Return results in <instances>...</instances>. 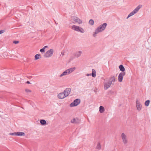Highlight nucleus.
Returning a JSON list of instances; mask_svg holds the SVG:
<instances>
[{
	"label": "nucleus",
	"mask_w": 151,
	"mask_h": 151,
	"mask_svg": "<svg viewBox=\"0 0 151 151\" xmlns=\"http://www.w3.org/2000/svg\"><path fill=\"white\" fill-rule=\"evenodd\" d=\"M107 24L106 23H104L102 25H100L96 30L95 32L94 33L93 35L94 37H95L96 34L99 32H102L105 28Z\"/></svg>",
	"instance_id": "1"
},
{
	"label": "nucleus",
	"mask_w": 151,
	"mask_h": 151,
	"mask_svg": "<svg viewBox=\"0 0 151 151\" xmlns=\"http://www.w3.org/2000/svg\"><path fill=\"white\" fill-rule=\"evenodd\" d=\"M75 67H74L67 69L63 72L60 75L59 77H62L64 76L68 75L73 72L74 70H75Z\"/></svg>",
	"instance_id": "2"
},
{
	"label": "nucleus",
	"mask_w": 151,
	"mask_h": 151,
	"mask_svg": "<svg viewBox=\"0 0 151 151\" xmlns=\"http://www.w3.org/2000/svg\"><path fill=\"white\" fill-rule=\"evenodd\" d=\"M53 52L54 50L53 49H50L45 53L43 55L44 57L45 58L51 57L52 55Z\"/></svg>",
	"instance_id": "3"
},
{
	"label": "nucleus",
	"mask_w": 151,
	"mask_h": 151,
	"mask_svg": "<svg viewBox=\"0 0 151 151\" xmlns=\"http://www.w3.org/2000/svg\"><path fill=\"white\" fill-rule=\"evenodd\" d=\"M141 5H139L132 12H131L128 15L127 18L134 14L137 13L139 9L141 7Z\"/></svg>",
	"instance_id": "4"
},
{
	"label": "nucleus",
	"mask_w": 151,
	"mask_h": 151,
	"mask_svg": "<svg viewBox=\"0 0 151 151\" xmlns=\"http://www.w3.org/2000/svg\"><path fill=\"white\" fill-rule=\"evenodd\" d=\"M121 136L123 143L124 144H127L128 143V140L126 134L124 133H122L121 134Z\"/></svg>",
	"instance_id": "5"
},
{
	"label": "nucleus",
	"mask_w": 151,
	"mask_h": 151,
	"mask_svg": "<svg viewBox=\"0 0 151 151\" xmlns=\"http://www.w3.org/2000/svg\"><path fill=\"white\" fill-rule=\"evenodd\" d=\"M136 107L137 111H140L142 108V106L140 103L139 100L138 99L136 100Z\"/></svg>",
	"instance_id": "6"
},
{
	"label": "nucleus",
	"mask_w": 151,
	"mask_h": 151,
	"mask_svg": "<svg viewBox=\"0 0 151 151\" xmlns=\"http://www.w3.org/2000/svg\"><path fill=\"white\" fill-rule=\"evenodd\" d=\"M125 72H121L119 73L118 76V81L119 82H122L123 77L125 75Z\"/></svg>",
	"instance_id": "7"
},
{
	"label": "nucleus",
	"mask_w": 151,
	"mask_h": 151,
	"mask_svg": "<svg viewBox=\"0 0 151 151\" xmlns=\"http://www.w3.org/2000/svg\"><path fill=\"white\" fill-rule=\"evenodd\" d=\"M71 91V89L69 88H67L65 89V90L63 92L65 96L67 97L68 96L70 93Z\"/></svg>",
	"instance_id": "8"
},
{
	"label": "nucleus",
	"mask_w": 151,
	"mask_h": 151,
	"mask_svg": "<svg viewBox=\"0 0 151 151\" xmlns=\"http://www.w3.org/2000/svg\"><path fill=\"white\" fill-rule=\"evenodd\" d=\"M111 83L109 82H105L104 83V88L105 90H106L110 87Z\"/></svg>",
	"instance_id": "9"
},
{
	"label": "nucleus",
	"mask_w": 151,
	"mask_h": 151,
	"mask_svg": "<svg viewBox=\"0 0 151 151\" xmlns=\"http://www.w3.org/2000/svg\"><path fill=\"white\" fill-rule=\"evenodd\" d=\"M58 97L60 99H62L66 97L63 92L59 93L58 95Z\"/></svg>",
	"instance_id": "10"
},
{
	"label": "nucleus",
	"mask_w": 151,
	"mask_h": 151,
	"mask_svg": "<svg viewBox=\"0 0 151 151\" xmlns=\"http://www.w3.org/2000/svg\"><path fill=\"white\" fill-rule=\"evenodd\" d=\"M76 31L82 33H83L84 32V30L83 29L78 26H76Z\"/></svg>",
	"instance_id": "11"
},
{
	"label": "nucleus",
	"mask_w": 151,
	"mask_h": 151,
	"mask_svg": "<svg viewBox=\"0 0 151 151\" xmlns=\"http://www.w3.org/2000/svg\"><path fill=\"white\" fill-rule=\"evenodd\" d=\"M115 78L114 76L111 77L109 80V82L110 83H111V84L113 82H114L115 81Z\"/></svg>",
	"instance_id": "12"
},
{
	"label": "nucleus",
	"mask_w": 151,
	"mask_h": 151,
	"mask_svg": "<svg viewBox=\"0 0 151 151\" xmlns=\"http://www.w3.org/2000/svg\"><path fill=\"white\" fill-rule=\"evenodd\" d=\"M105 110L104 107L102 106H100L99 107V112L100 113H103Z\"/></svg>",
	"instance_id": "13"
},
{
	"label": "nucleus",
	"mask_w": 151,
	"mask_h": 151,
	"mask_svg": "<svg viewBox=\"0 0 151 151\" xmlns=\"http://www.w3.org/2000/svg\"><path fill=\"white\" fill-rule=\"evenodd\" d=\"M25 134L24 132H17V136H24Z\"/></svg>",
	"instance_id": "14"
},
{
	"label": "nucleus",
	"mask_w": 151,
	"mask_h": 151,
	"mask_svg": "<svg viewBox=\"0 0 151 151\" xmlns=\"http://www.w3.org/2000/svg\"><path fill=\"white\" fill-rule=\"evenodd\" d=\"M119 68L120 70L122 71V72H124V71H125V69L123 65H120L119 66Z\"/></svg>",
	"instance_id": "15"
},
{
	"label": "nucleus",
	"mask_w": 151,
	"mask_h": 151,
	"mask_svg": "<svg viewBox=\"0 0 151 151\" xmlns=\"http://www.w3.org/2000/svg\"><path fill=\"white\" fill-rule=\"evenodd\" d=\"M92 76L93 77H94V78L96 77V70L94 69H92Z\"/></svg>",
	"instance_id": "16"
},
{
	"label": "nucleus",
	"mask_w": 151,
	"mask_h": 151,
	"mask_svg": "<svg viewBox=\"0 0 151 151\" xmlns=\"http://www.w3.org/2000/svg\"><path fill=\"white\" fill-rule=\"evenodd\" d=\"M35 59L37 60L41 58V55L40 54H37L35 55Z\"/></svg>",
	"instance_id": "17"
},
{
	"label": "nucleus",
	"mask_w": 151,
	"mask_h": 151,
	"mask_svg": "<svg viewBox=\"0 0 151 151\" xmlns=\"http://www.w3.org/2000/svg\"><path fill=\"white\" fill-rule=\"evenodd\" d=\"M70 107L76 106V99L74 100L73 102L71 103L70 105Z\"/></svg>",
	"instance_id": "18"
},
{
	"label": "nucleus",
	"mask_w": 151,
	"mask_h": 151,
	"mask_svg": "<svg viewBox=\"0 0 151 151\" xmlns=\"http://www.w3.org/2000/svg\"><path fill=\"white\" fill-rule=\"evenodd\" d=\"M40 123L42 125H44L46 124V122L45 120L42 119L40 121Z\"/></svg>",
	"instance_id": "19"
},
{
	"label": "nucleus",
	"mask_w": 151,
	"mask_h": 151,
	"mask_svg": "<svg viewBox=\"0 0 151 151\" xmlns=\"http://www.w3.org/2000/svg\"><path fill=\"white\" fill-rule=\"evenodd\" d=\"M82 52L81 51H78L77 52V54L76 55V57H78L81 56L82 54Z\"/></svg>",
	"instance_id": "20"
},
{
	"label": "nucleus",
	"mask_w": 151,
	"mask_h": 151,
	"mask_svg": "<svg viewBox=\"0 0 151 151\" xmlns=\"http://www.w3.org/2000/svg\"><path fill=\"white\" fill-rule=\"evenodd\" d=\"M150 103V101L149 100H147L145 101V105L146 106H149Z\"/></svg>",
	"instance_id": "21"
},
{
	"label": "nucleus",
	"mask_w": 151,
	"mask_h": 151,
	"mask_svg": "<svg viewBox=\"0 0 151 151\" xmlns=\"http://www.w3.org/2000/svg\"><path fill=\"white\" fill-rule=\"evenodd\" d=\"M77 22L78 23L80 24L82 23V21L80 19L77 18H76V22Z\"/></svg>",
	"instance_id": "22"
},
{
	"label": "nucleus",
	"mask_w": 151,
	"mask_h": 151,
	"mask_svg": "<svg viewBox=\"0 0 151 151\" xmlns=\"http://www.w3.org/2000/svg\"><path fill=\"white\" fill-rule=\"evenodd\" d=\"M81 101L80 99H76V106L78 105L80 103Z\"/></svg>",
	"instance_id": "23"
},
{
	"label": "nucleus",
	"mask_w": 151,
	"mask_h": 151,
	"mask_svg": "<svg viewBox=\"0 0 151 151\" xmlns=\"http://www.w3.org/2000/svg\"><path fill=\"white\" fill-rule=\"evenodd\" d=\"M89 23L90 24L93 25V24L94 22L93 20L92 19H90L89 21Z\"/></svg>",
	"instance_id": "24"
},
{
	"label": "nucleus",
	"mask_w": 151,
	"mask_h": 151,
	"mask_svg": "<svg viewBox=\"0 0 151 151\" xmlns=\"http://www.w3.org/2000/svg\"><path fill=\"white\" fill-rule=\"evenodd\" d=\"M10 135H16L17 136V132H14L12 133H10L9 134Z\"/></svg>",
	"instance_id": "25"
},
{
	"label": "nucleus",
	"mask_w": 151,
	"mask_h": 151,
	"mask_svg": "<svg viewBox=\"0 0 151 151\" xmlns=\"http://www.w3.org/2000/svg\"><path fill=\"white\" fill-rule=\"evenodd\" d=\"M71 122L72 123H75L76 122V119L75 118L71 120Z\"/></svg>",
	"instance_id": "26"
},
{
	"label": "nucleus",
	"mask_w": 151,
	"mask_h": 151,
	"mask_svg": "<svg viewBox=\"0 0 151 151\" xmlns=\"http://www.w3.org/2000/svg\"><path fill=\"white\" fill-rule=\"evenodd\" d=\"M72 20H73V22L75 23L76 22V19L74 17H73L72 18Z\"/></svg>",
	"instance_id": "27"
},
{
	"label": "nucleus",
	"mask_w": 151,
	"mask_h": 151,
	"mask_svg": "<svg viewBox=\"0 0 151 151\" xmlns=\"http://www.w3.org/2000/svg\"><path fill=\"white\" fill-rule=\"evenodd\" d=\"M25 90L26 92L27 93L31 92V91L29 89H26Z\"/></svg>",
	"instance_id": "28"
},
{
	"label": "nucleus",
	"mask_w": 151,
	"mask_h": 151,
	"mask_svg": "<svg viewBox=\"0 0 151 151\" xmlns=\"http://www.w3.org/2000/svg\"><path fill=\"white\" fill-rule=\"evenodd\" d=\"M96 148L98 149H100L101 148L100 145L99 144L97 145Z\"/></svg>",
	"instance_id": "29"
},
{
	"label": "nucleus",
	"mask_w": 151,
	"mask_h": 151,
	"mask_svg": "<svg viewBox=\"0 0 151 151\" xmlns=\"http://www.w3.org/2000/svg\"><path fill=\"white\" fill-rule=\"evenodd\" d=\"M45 50L43 48H42L40 50V51L42 52H45Z\"/></svg>",
	"instance_id": "30"
},
{
	"label": "nucleus",
	"mask_w": 151,
	"mask_h": 151,
	"mask_svg": "<svg viewBox=\"0 0 151 151\" xmlns=\"http://www.w3.org/2000/svg\"><path fill=\"white\" fill-rule=\"evenodd\" d=\"M72 29L74 30H76V26L73 25L72 27Z\"/></svg>",
	"instance_id": "31"
},
{
	"label": "nucleus",
	"mask_w": 151,
	"mask_h": 151,
	"mask_svg": "<svg viewBox=\"0 0 151 151\" xmlns=\"http://www.w3.org/2000/svg\"><path fill=\"white\" fill-rule=\"evenodd\" d=\"M19 42V41H13V43L17 44Z\"/></svg>",
	"instance_id": "32"
},
{
	"label": "nucleus",
	"mask_w": 151,
	"mask_h": 151,
	"mask_svg": "<svg viewBox=\"0 0 151 151\" xmlns=\"http://www.w3.org/2000/svg\"><path fill=\"white\" fill-rule=\"evenodd\" d=\"M4 30H0V34H1L4 33Z\"/></svg>",
	"instance_id": "33"
},
{
	"label": "nucleus",
	"mask_w": 151,
	"mask_h": 151,
	"mask_svg": "<svg viewBox=\"0 0 151 151\" xmlns=\"http://www.w3.org/2000/svg\"><path fill=\"white\" fill-rule=\"evenodd\" d=\"M47 47H48V46H45L43 48L45 50V48H47Z\"/></svg>",
	"instance_id": "34"
},
{
	"label": "nucleus",
	"mask_w": 151,
	"mask_h": 151,
	"mask_svg": "<svg viewBox=\"0 0 151 151\" xmlns=\"http://www.w3.org/2000/svg\"><path fill=\"white\" fill-rule=\"evenodd\" d=\"M26 83H28V84H29V83H30V82H29V81H27L26 82Z\"/></svg>",
	"instance_id": "35"
},
{
	"label": "nucleus",
	"mask_w": 151,
	"mask_h": 151,
	"mask_svg": "<svg viewBox=\"0 0 151 151\" xmlns=\"http://www.w3.org/2000/svg\"><path fill=\"white\" fill-rule=\"evenodd\" d=\"M91 75V74H87V76H89V75Z\"/></svg>",
	"instance_id": "36"
}]
</instances>
